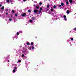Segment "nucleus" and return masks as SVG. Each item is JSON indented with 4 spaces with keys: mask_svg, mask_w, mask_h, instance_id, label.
<instances>
[{
    "mask_svg": "<svg viewBox=\"0 0 76 76\" xmlns=\"http://www.w3.org/2000/svg\"><path fill=\"white\" fill-rule=\"evenodd\" d=\"M64 19L66 21L67 18H66V15H64Z\"/></svg>",
    "mask_w": 76,
    "mask_h": 76,
    "instance_id": "1",
    "label": "nucleus"
},
{
    "mask_svg": "<svg viewBox=\"0 0 76 76\" xmlns=\"http://www.w3.org/2000/svg\"><path fill=\"white\" fill-rule=\"evenodd\" d=\"M34 13H37L38 12V10H34Z\"/></svg>",
    "mask_w": 76,
    "mask_h": 76,
    "instance_id": "2",
    "label": "nucleus"
},
{
    "mask_svg": "<svg viewBox=\"0 0 76 76\" xmlns=\"http://www.w3.org/2000/svg\"><path fill=\"white\" fill-rule=\"evenodd\" d=\"M25 15H26V14H25V13H24L22 15V16H25Z\"/></svg>",
    "mask_w": 76,
    "mask_h": 76,
    "instance_id": "3",
    "label": "nucleus"
},
{
    "mask_svg": "<svg viewBox=\"0 0 76 76\" xmlns=\"http://www.w3.org/2000/svg\"><path fill=\"white\" fill-rule=\"evenodd\" d=\"M70 13V11H69V10H67L66 11V13L67 14H69Z\"/></svg>",
    "mask_w": 76,
    "mask_h": 76,
    "instance_id": "4",
    "label": "nucleus"
},
{
    "mask_svg": "<svg viewBox=\"0 0 76 76\" xmlns=\"http://www.w3.org/2000/svg\"><path fill=\"white\" fill-rule=\"evenodd\" d=\"M31 19H32V20H34L35 19V18L34 17H33L31 18Z\"/></svg>",
    "mask_w": 76,
    "mask_h": 76,
    "instance_id": "5",
    "label": "nucleus"
},
{
    "mask_svg": "<svg viewBox=\"0 0 76 76\" xmlns=\"http://www.w3.org/2000/svg\"><path fill=\"white\" fill-rule=\"evenodd\" d=\"M61 6H63V5H64V3H61Z\"/></svg>",
    "mask_w": 76,
    "mask_h": 76,
    "instance_id": "6",
    "label": "nucleus"
},
{
    "mask_svg": "<svg viewBox=\"0 0 76 76\" xmlns=\"http://www.w3.org/2000/svg\"><path fill=\"white\" fill-rule=\"evenodd\" d=\"M33 21L32 20H29V22H30L31 23H32V22H33Z\"/></svg>",
    "mask_w": 76,
    "mask_h": 76,
    "instance_id": "7",
    "label": "nucleus"
},
{
    "mask_svg": "<svg viewBox=\"0 0 76 76\" xmlns=\"http://www.w3.org/2000/svg\"><path fill=\"white\" fill-rule=\"evenodd\" d=\"M4 6H3L2 8L1 9V10H3V9H4Z\"/></svg>",
    "mask_w": 76,
    "mask_h": 76,
    "instance_id": "8",
    "label": "nucleus"
},
{
    "mask_svg": "<svg viewBox=\"0 0 76 76\" xmlns=\"http://www.w3.org/2000/svg\"><path fill=\"white\" fill-rule=\"evenodd\" d=\"M53 8H54V9H56V6L55 5H54L53 6Z\"/></svg>",
    "mask_w": 76,
    "mask_h": 76,
    "instance_id": "9",
    "label": "nucleus"
},
{
    "mask_svg": "<svg viewBox=\"0 0 76 76\" xmlns=\"http://www.w3.org/2000/svg\"><path fill=\"white\" fill-rule=\"evenodd\" d=\"M28 12L30 13V12H31V10H28Z\"/></svg>",
    "mask_w": 76,
    "mask_h": 76,
    "instance_id": "10",
    "label": "nucleus"
},
{
    "mask_svg": "<svg viewBox=\"0 0 76 76\" xmlns=\"http://www.w3.org/2000/svg\"><path fill=\"white\" fill-rule=\"evenodd\" d=\"M12 19L11 18H10L9 19V20L10 21H12Z\"/></svg>",
    "mask_w": 76,
    "mask_h": 76,
    "instance_id": "11",
    "label": "nucleus"
},
{
    "mask_svg": "<svg viewBox=\"0 0 76 76\" xmlns=\"http://www.w3.org/2000/svg\"><path fill=\"white\" fill-rule=\"evenodd\" d=\"M14 70H17V67H14Z\"/></svg>",
    "mask_w": 76,
    "mask_h": 76,
    "instance_id": "12",
    "label": "nucleus"
},
{
    "mask_svg": "<svg viewBox=\"0 0 76 76\" xmlns=\"http://www.w3.org/2000/svg\"><path fill=\"white\" fill-rule=\"evenodd\" d=\"M66 4H69V2L68 1H67L66 2Z\"/></svg>",
    "mask_w": 76,
    "mask_h": 76,
    "instance_id": "13",
    "label": "nucleus"
},
{
    "mask_svg": "<svg viewBox=\"0 0 76 76\" xmlns=\"http://www.w3.org/2000/svg\"><path fill=\"white\" fill-rule=\"evenodd\" d=\"M69 1L70 3H72V0H69Z\"/></svg>",
    "mask_w": 76,
    "mask_h": 76,
    "instance_id": "14",
    "label": "nucleus"
},
{
    "mask_svg": "<svg viewBox=\"0 0 76 76\" xmlns=\"http://www.w3.org/2000/svg\"><path fill=\"white\" fill-rule=\"evenodd\" d=\"M19 32L20 33H22V31H19Z\"/></svg>",
    "mask_w": 76,
    "mask_h": 76,
    "instance_id": "15",
    "label": "nucleus"
},
{
    "mask_svg": "<svg viewBox=\"0 0 76 76\" xmlns=\"http://www.w3.org/2000/svg\"><path fill=\"white\" fill-rule=\"evenodd\" d=\"M9 0H7V3H9Z\"/></svg>",
    "mask_w": 76,
    "mask_h": 76,
    "instance_id": "16",
    "label": "nucleus"
},
{
    "mask_svg": "<svg viewBox=\"0 0 76 76\" xmlns=\"http://www.w3.org/2000/svg\"><path fill=\"white\" fill-rule=\"evenodd\" d=\"M40 10H42V7L40 8Z\"/></svg>",
    "mask_w": 76,
    "mask_h": 76,
    "instance_id": "17",
    "label": "nucleus"
},
{
    "mask_svg": "<svg viewBox=\"0 0 76 76\" xmlns=\"http://www.w3.org/2000/svg\"><path fill=\"white\" fill-rule=\"evenodd\" d=\"M53 10H54V9H51V12H53Z\"/></svg>",
    "mask_w": 76,
    "mask_h": 76,
    "instance_id": "18",
    "label": "nucleus"
},
{
    "mask_svg": "<svg viewBox=\"0 0 76 76\" xmlns=\"http://www.w3.org/2000/svg\"><path fill=\"white\" fill-rule=\"evenodd\" d=\"M39 4L40 5H41L42 4V3H41V2H40V3H39Z\"/></svg>",
    "mask_w": 76,
    "mask_h": 76,
    "instance_id": "19",
    "label": "nucleus"
},
{
    "mask_svg": "<svg viewBox=\"0 0 76 76\" xmlns=\"http://www.w3.org/2000/svg\"><path fill=\"white\" fill-rule=\"evenodd\" d=\"M15 16H18V14H15Z\"/></svg>",
    "mask_w": 76,
    "mask_h": 76,
    "instance_id": "20",
    "label": "nucleus"
},
{
    "mask_svg": "<svg viewBox=\"0 0 76 76\" xmlns=\"http://www.w3.org/2000/svg\"><path fill=\"white\" fill-rule=\"evenodd\" d=\"M32 49L33 50V49H34V47L33 46L32 47Z\"/></svg>",
    "mask_w": 76,
    "mask_h": 76,
    "instance_id": "21",
    "label": "nucleus"
},
{
    "mask_svg": "<svg viewBox=\"0 0 76 76\" xmlns=\"http://www.w3.org/2000/svg\"><path fill=\"white\" fill-rule=\"evenodd\" d=\"M21 56L22 57H24V55H22Z\"/></svg>",
    "mask_w": 76,
    "mask_h": 76,
    "instance_id": "22",
    "label": "nucleus"
},
{
    "mask_svg": "<svg viewBox=\"0 0 76 76\" xmlns=\"http://www.w3.org/2000/svg\"><path fill=\"white\" fill-rule=\"evenodd\" d=\"M13 72H15V71H16V70L15 69L13 70Z\"/></svg>",
    "mask_w": 76,
    "mask_h": 76,
    "instance_id": "23",
    "label": "nucleus"
},
{
    "mask_svg": "<svg viewBox=\"0 0 76 76\" xmlns=\"http://www.w3.org/2000/svg\"><path fill=\"white\" fill-rule=\"evenodd\" d=\"M17 35H19V32H18L17 33Z\"/></svg>",
    "mask_w": 76,
    "mask_h": 76,
    "instance_id": "24",
    "label": "nucleus"
},
{
    "mask_svg": "<svg viewBox=\"0 0 76 76\" xmlns=\"http://www.w3.org/2000/svg\"><path fill=\"white\" fill-rule=\"evenodd\" d=\"M49 5H48L47 7V8H48V7H49Z\"/></svg>",
    "mask_w": 76,
    "mask_h": 76,
    "instance_id": "25",
    "label": "nucleus"
},
{
    "mask_svg": "<svg viewBox=\"0 0 76 76\" xmlns=\"http://www.w3.org/2000/svg\"><path fill=\"white\" fill-rule=\"evenodd\" d=\"M58 7H61V5H58Z\"/></svg>",
    "mask_w": 76,
    "mask_h": 76,
    "instance_id": "26",
    "label": "nucleus"
},
{
    "mask_svg": "<svg viewBox=\"0 0 76 76\" xmlns=\"http://www.w3.org/2000/svg\"><path fill=\"white\" fill-rule=\"evenodd\" d=\"M71 40L72 41H73V38H71Z\"/></svg>",
    "mask_w": 76,
    "mask_h": 76,
    "instance_id": "27",
    "label": "nucleus"
},
{
    "mask_svg": "<svg viewBox=\"0 0 76 76\" xmlns=\"http://www.w3.org/2000/svg\"><path fill=\"white\" fill-rule=\"evenodd\" d=\"M34 44V43H33V42H31V45H33Z\"/></svg>",
    "mask_w": 76,
    "mask_h": 76,
    "instance_id": "28",
    "label": "nucleus"
},
{
    "mask_svg": "<svg viewBox=\"0 0 76 76\" xmlns=\"http://www.w3.org/2000/svg\"><path fill=\"white\" fill-rule=\"evenodd\" d=\"M39 13H41V10L39 11Z\"/></svg>",
    "mask_w": 76,
    "mask_h": 76,
    "instance_id": "29",
    "label": "nucleus"
},
{
    "mask_svg": "<svg viewBox=\"0 0 76 76\" xmlns=\"http://www.w3.org/2000/svg\"><path fill=\"white\" fill-rule=\"evenodd\" d=\"M12 12L13 13H14V12H15V11L13 10H12Z\"/></svg>",
    "mask_w": 76,
    "mask_h": 76,
    "instance_id": "30",
    "label": "nucleus"
},
{
    "mask_svg": "<svg viewBox=\"0 0 76 76\" xmlns=\"http://www.w3.org/2000/svg\"><path fill=\"white\" fill-rule=\"evenodd\" d=\"M23 1H26V0H23Z\"/></svg>",
    "mask_w": 76,
    "mask_h": 76,
    "instance_id": "31",
    "label": "nucleus"
},
{
    "mask_svg": "<svg viewBox=\"0 0 76 76\" xmlns=\"http://www.w3.org/2000/svg\"><path fill=\"white\" fill-rule=\"evenodd\" d=\"M21 61V60H18V62H20Z\"/></svg>",
    "mask_w": 76,
    "mask_h": 76,
    "instance_id": "32",
    "label": "nucleus"
},
{
    "mask_svg": "<svg viewBox=\"0 0 76 76\" xmlns=\"http://www.w3.org/2000/svg\"><path fill=\"white\" fill-rule=\"evenodd\" d=\"M27 44H28V45H29V43L27 42Z\"/></svg>",
    "mask_w": 76,
    "mask_h": 76,
    "instance_id": "33",
    "label": "nucleus"
},
{
    "mask_svg": "<svg viewBox=\"0 0 76 76\" xmlns=\"http://www.w3.org/2000/svg\"><path fill=\"white\" fill-rule=\"evenodd\" d=\"M74 30H75V31H76V28H75L74 29Z\"/></svg>",
    "mask_w": 76,
    "mask_h": 76,
    "instance_id": "34",
    "label": "nucleus"
},
{
    "mask_svg": "<svg viewBox=\"0 0 76 76\" xmlns=\"http://www.w3.org/2000/svg\"><path fill=\"white\" fill-rule=\"evenodd\" d=\"M1 4H0V7H1Z\"/></svg>",
    "mask_w": 76,
    "mask_h": 76,
    "instance_id": "35",
    "label": "nucleus"
},
{
    "mask_svg": "<svg viewBox=\"0 0 76 76\" xmlns=\"http://www.w3.org/2000/svg\"><path fill=\"white\" fill-rule=\"evenodd\" d=\"M55 14H56V11H54Z\"/></svg>",
    "mask_w": 76,
    "mask_h": 76,
    "instance_id": "36",
    "label": "nucleus"
},
{
    "mask_svg": "<svg viewBox=\"0 0 76 76\" xmlns=\"http://www.w3.org/2000/svg\"><path fill=\"white\" fill-rule=\"evenodd\" d=\"M6 15H7V14H8V13H6Z\"/></svg>",
    "mask_w": 76,
    "mask_h": 76,
    "instance_id": "37",
    "label": "nucleus"
},
{
    "mask_svg": "<svg viewBox=\"0 0 76 76\" xmlns=\"http://www.w3.org/2000/svg\"><path fill=\"white\" fill-rule=\"evenodd\" d=\"M12 15H11V17L12 18Z\"/></svg>",
    "mask_w": 76,
    "mask_h": 76,
    "instance_id": "38",
    "label": "nucleus"
},
{
    "mask_svg": "<svg viewBox=\"0 0 76 76\" xmlns=\"http://www.w3.org/2000/svg\"><path fill=\"white\" fill-rule=\"evenodd\" d=\"M34 6L35 7V5H34Z\"/></svg>",
    "mask_w": 76,
    "mask_h": 76,
    "instance_id": "39",
    "label": "nucleus"
},
{
    "mask_svg": "<svg viewBox=\"0 0 76 76\" xmlns=\"http://www.w3.org/2000/svg\"><path fill=\"white\" fill-rule=\"evenodd\" d=\"M29 50H31V48H30V49H29Z\"/></svg>",
    "mask_w": 76,
    "mask_h": 76,
    "instance_id": "40",
    "label": "nucleus"
},
{
    "mask_svg": "<svg viewBox=\"0 0 76 76\" xmlns=\"http://www.w3.org/2000/svg\"><path fill=\"white\" fill-rule=\"evenodd\" d=\"M8 62H9V60H8Z\"/></svg>",
    "mask_w": 76,
    "mask_h": 76,
    "instance_id": "41",
    "label": "nucleus"
},
{
    "mask_svg": "<svg viewBox=\"0 0 76 76\" xmlns=\"http://www.w3.org/2000/svg\"><path fill=\"white\" fill-rule=\"evenodd\" d=\"M8 3V4H9V3Z\"/></svg>",
    "mask_w": 76,
    "mask_h": 76,
    "instance_id": "42",
    "label": "nucleus"
},
{
    "mask_svg": "<svg viewBox=\"0 0 76 76\" xmlns=\"http://www.w3.org/2000/svg\"><path fill=\"white\" fill-rule=\"evenodd\" d=\"M66 1H67V0H65Z\"/></svg>",
    "mask_w": 76,
    "mask_h": 76,
    "instance_id": "43",
    "label": "nucleus"
},
{
    "mask_svg": "<svg viewBox=\"0 0 76 76\" xmlns=\"http://www.w3.org/2000/svg\"><path fill=\"white\" fill-rule=\"evenodd\" d=\"M26 25H27V24H26Z\"/></svg>",
    "mask_w": 76,
    "mask_h": 76,
    "instance_id": "44",
    "label": "nucleus"
}]
</instances>
